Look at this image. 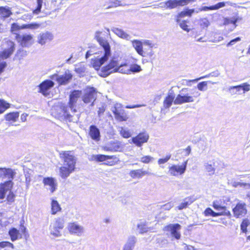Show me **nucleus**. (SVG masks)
<instances>
[{
  "instance_id": "f257e3e1",
  "label": "nucleus",
  "mask_w": 250,
  "mask_h": 250,
  "mask_svg": "<svg viewBox=\"0 0 250 250\" xmlns=\"http://www.w3.org/2000/svg\"><path fill=\"white\" fill-rule=\"evenodd\" d=\"M188 91V88H183L181 93L176 96L174 100L173 93L169 92L164 102V106L166 108H169L171 105L172 102H174L175 104H182L186 103H192L194 101V98H197L201 95V93L196 88L190 89V94L184 93V92Z\"/></svg>"
},
{
  "instance_id": "f03ea898",
  "label": "nucleus",
  "mask_w": 250,
  "mask_h": 250,
  "mask_svg": "<svg viewBox=\"0 0 250 250\" xmlns=\"http://www.w3.org/2000/svg\"><path fill=\"white\" fill-rule=\"evenodd\" d=\"M101 33V32L100 31L96 32V38L97 41L103 47V51H101L102 55L101 56H98L97 58L92 59L91 61V64L96 70H98L102 65L108 60L111 56L110 45L107 41L98 35Z\"/></svg>"
},
{
  "instance_id": "7ed1b4c3",
  "label": "nucleus",
  "mask_w": 250,
  "mask_h": 250,
  "mask_svg": "<svg viewBox=\"0 0 250 250\" xmlns=\"http://www.w3.org/2000/svg\"><path fill=\"white\" fill-rule=\"evenodd\" d=\"M60 112L58 117L60 119L65 120L69 122L77 123L78 122L80 114L76 109V106L62 104L59 107Z\"/></svg>"
},
{
  "instance_id": "20e7f679",
  "label": "nucleus",
  "mask_w": 250,
  "mask_h": 250,
  "mask_svg": "<svg viewBox=\"0 0 250 250\" xmlns=\"http://www.w3.org/2000/svg\"><path fill=\"white\" fill-rule=\"evenodd\" d=\"M102 71L104 75L107 76L113 72H118L123 74H129V69L126 64L119 65L118 60L115 58H113L109 63L102 68Z\"/></svg>"
},
{
  "instance_id": "39448f33",
  "label": "nucleus",
  "mask_w": 250,
  "mask_h": 250,
  "mask_svg": "<svg viewBox=\"0 0 250 250\" xmlns=\"http://www.w3.org/2000/svg\"><path fill=\"white\" fill-rule=\"evenodd\" d=\"M97 98L96 89L92 87H87L83 90L82 99L85 104L91 103L90 105H94V102Z\"/></svg>"
},
{
  "instance_id": "423d86ee",
  "label": "nucleus",
  "mask_w": 250,
  "mask_h": 250,
  "mask_svg": "<svg viewBox=\"0 0 250 250\" xmlns=\"http://www.w3.org/2000/svg\"><path fill=\"white\" fill-rule=\"evenodd\" d=\"M16 174L15 170L10 168H0V180L5 181L3 184L10 183L13 187L12 180Z\"/></svg>"
},
{
  "instance_id": "0eeeda50",
  "label": "nucleus",
  "mask_w": 250,
  "mask_h": 250,
  "mask_svg": "<svg viewBox=\"0 0 250 250\" xmlns=\"http://www.w3.org/2000/svg\"><path fill=\"white\" fill-rule=\"evenodd\" d=\"M64 220L62 218H58L52 223L49 227L50 234L52 236L59 237L62 236L60 230L64 227Z\"/></svg>"
},
{
  "instance_id": "6e6552de",
  "label": "nucleus",
  "mask_w": 250,
  "mask_h": 250,
  "mask_svg": "<svg viewBox=\"0 0 250 250\" xmlns=\"http://www.w3.org/2000/svg\"><path fill=\"white\" fill-rule=\"evenodd\" d=\"M188 161V160L185 161L181 165H172L169 166L167 174L170 176L175 177L183 175L186 170Z\"/></svg>"
},
{
  "instance_id": "1a4fd4ad",
  "label": "nucleus",
  "mask_w": 250,
  "mask_h": 250,
  "mask_svg": "<svg viewBox=\"0 0 250 250\" xmlns=\"http://www.w3.org/2000/svg\"><path fill=\"white\" fill-rule=\"evenodd\" d=\"M233 216L236 218H241L245 217L248 213L247 204L242 201L236 203L232 209Z\"/></svg>"
},
{
  "instance_id": "9d476101",
  "label": "nucleus",
  "mask_w": 250,
  "mask_h": 250,
  "mask_svg": "<svg viewBox=\"0 0 250 250\" xmlns=\"http://www.w3.org/2000/svg\"><path fill=\"white\" fill-rule=\"evenodd\" d=\"M143 44L141 41L137 40L132 41V45L139 55L143 57H151L154 54L153 50L148 49V51H144Z\"/></svg>"
},
{
  "instance_id": "9b49d317",
  "label": "nucleus",
  "mask_w": 250,
  "mask_h": 250,
  "mask_svg": "<svg viewBox=\"0 0 250 250\" xmlns=\"http://www.w3.org/2000/svg\"><path fill=\"white\" fill-rule=\"evenodd\" d=\"M50 78L55 80L60 85H66L68 84L72 78V74L70 71L66 70L65 73L62 75L55 74L50 77Z\"/></svg>"
},
{
  "instance_id": "f8f14e48",
  "label": "nucleus",
  "mask_w": 250,
  "mask_h": 250,
  "mask_svg": "<svg viewBox=\"0 0 250 250\" xmlns=\"http://www.w3.org/2000/svg\"><path fill=\"white\" fill-rule=\"evenodd\" d=\"M61 155L63 159V166L75 170L77 159L72 153L70 151H64L61 153Z\"/></svg>"
},
{
  "instance_id": "ddd939ff",
  "label": "nucleus",
  "mask_w": 250,
  "mask_h": 250,
  "mask_svg": "<svg viewBox=\"0 0 250 250\" xmlns=\"http://www.w3.org/2000/svg\"><path fill=\"white\" fill-rule=\"evenodd\" d=\"M111 111L115 115V118L119 121H125L128 117L125 111L123 109L121 104L116 103L111 108Z\"/></svg>"
},
{
  "instance_id": "4468645a",
  "label": "nucleus",
  "mask_w": 250,
  "mask_h": 250,
  "mask_svg": "<svg viewBox=\"0 0 250 250\" xmlns=\"http://www.w3.org/2000/svg\"><path fill=\"white\" fill-rule=\"evenodd\" d=\"M191 0H168L161 3V7L167 9H174L178 6H182L188 4Z\"/></svg>"
},
{
  "instance_id": "2eb2a0df",
  "label": "nucleus",
  "mask_w": 250,
  "mask_h": 250,
  "mask_svg": "<svg viewBox=\"0 0 250 250\" xmlns=\"http://www.w3.org/2000/svg\"><path fill=\"white\" fill-rule=\"evenodd\" d=\"M181 229V226L179 224H170L166 226L164 230L166 231L169 232L172 237L179 240L181 238V233L180 232Z\"/></svg>"
},
{
  "instance_id": "dca6fc26",
  "label": "nucleus",
  "mask_w": 250,
  "mask_h": 250,
  "mask_svg": "<svg viewBox=\"0 0 250 250\" xmlns=\"http://www.w3.org/2000/svg\"><path fill=\"white\" fill-rule=\"evenodd\" d=\"M7 48H5L3 51L0 53V60L6 59L9 58L13 53L15 50V43L11 41H7L5 42Z\"/></svg>"
},
{
  "instance_id": "f3484780",
  "label": "nucleus",
  "mask_w": 250,
  "mask_h": 250,
  "mask_svg": "<svg viewBox=\"0 0 250 250\" xmlns=\"http://www.w3.org/2000/svg\"><path fill=\"white\" fill-rule=\"evenodd\" d=\"M54 38L53 34L49 31L40 33L37 37V42L42 45L51 42Z\"/></svg>"
},
{
  "instance_id": "a211bd4d",
  "label": "nucleus",
  "mask_w": 250,
  "mask_h": 250,
  "mask_svg": "<svg viewBox=\"0 0 250 250\" xmlns=\"http://www.w3.org/2000/svg\"><path fill=\"white\" fill-rule=\"evenodd\" d=\"M16 38L22 47H28L32 44L33 37L31 35H17Z\"/></svg>"
},
{
  "instance_id": "6ab92c4d",
  "label": "nucleus",
  "mask_w": 250,
  "mask_h": 250,
  "mask_svg": "<svg viewBox=\"0 0 250 250\" xmlns=\"http://www.w3.org/2000/svg\"><path fill=\"white\" fill-rule=\"evenodd\" d=\"M67 229L71 234L81 236L84 231V228L76 223H69L67 225Z\"/></svg>"
},
{
  "instance_id": "aec40b11",
  "label": "nucleus",
  "mask_w": 250,
  "mask_h": 250,
  "mask_svg": "<svg viewBox=\"0 0 250 250\" xmlns=\"http://www.w3.org/2000/svg\"><path fill=\"white\" fill-rule=\"evenodd\" d=\"M149 139V135L146 132L139 133L136 137L132 138V142L137 146H141L143 144L147 142Z\"/></svg>"
},
{
  "instance_id": "412c9836",
  "label": "nucleus",
  "mask_w": 250,
  "mask_h": 250,
  "mask_svg": "<svg viewBox=\"0 0 250 250\" xmlns=\"http://www.w3.org/2000/svg\"><path fill=\"white\" fill-rule=\"evenodd\" d=\"M219 9V3H217L215 5H212L210 6H203L201 8H197L196 9H187L186 11L187 16H191V15L194 13H198L200 11H208V10H216Z\"/></svg>"
},
{
  "instance_id": "4be33fe9",
  "label": "nucleus",
  "mask_w": 250,
  "mask_h": 250,
  "mask_svg": "<svg viewBox=\"0 0 250 250\" xmlns=\"http://www.w3.org/2000/svg\"><path fill=\"white\" fill-rule=\"evenodd\" d=\"M43 183L45 186L48 187L47 189L50 190L51 193H53L57 188V183L55 179L52 177L44 178Z\"/></svg>"
},
{
  "instance_id": "5701e85b",
  "label": "nucleus",
  "mask_w": 250,
  "mask_h": 250,
  "mask_svg": "<svg viewBox=\"0 0 250 250\" xmlns=\"http://www.w3.org/2000/svg\"><path fill=\"white\" fill-rule=\"evenodd\" d=\"M54 85V83L50 80H45L40 85V92L44 95H46L47 91Z\"/></svg>"
},
{
  "instance_id": "b1692460",
  "label": "nucleus",
  "mask_w": 250,
  "mask_h": 250,
  "mask_svg": "<svg viewBox=\"0 0 250 250\" xmlns=\"http://www.w3.org/2000/svg\"><path fill=\"white\" fill-rule=\"evenodd\" d=\"M121 149V143L118 141H111L104 147V149L108 151H118Z\"/></svg>"
},
{
  "instance_id": "393cba45",
  "label": "nucleus",
  "mask_w": 250,
  "mask_h": 250,
  "mask_svg": "<svg viewBox=\"0 0 250 250\" xmlns=\"http://www.w3.org/2000/svg\"><path fill=\"white\" fill-rule=\"evenodd\" d=\"M111 31L118 37L124 40L130 41L131 38V37L129 34L124 31L122 29L117 27H113L111 28Z\"/></svg>"
},
{
  "instance_id": "a878e982",
  "label": "nucleus",
  "mask_w": 250,
  "mask_h": 250,
  "mask_svg": "<svg viewBox=\"0 0 250 250\" xmlns=\"http://www.w3.org/2000/svg\"><path fill=\"white\" fill-rule=\"evenodd\" d=\"M82 96V91L81 90H74L71 92L69 96L68 105L76 106L78 99Z\"/></svg>"
},
{
  "instance_id": "bb28decb",
  "label": "nucleus",
  "mask_w": 250,
  "mask_h": 250,
  "mask_svg": "<svg viewBox=\"0 0 250 250\" xmlns=\"http://www.w3.org/2000/svg\"><path fill=\"white\" fill-rule=\"evenodd\" d=\"M137 242V238L134 236H130L124 246L123 250H133Z\"/></svg>"
},
{
  "instance_id": "cd10ccee",
  "label": "nucleus",
  "mask_w": 250,
  "mask_h": 250,
  "mask_svg": "<svg viewBox=\"0 0 250 250\" xmlns=\"http://www.w3.org/2000/svg\"><path fill=\"white\" fill-rule=\"evenodd\" d=\"M89 134L93 140L96 141H98L100 140V130L96 126L92 125L90 126Z\"/></svg>"
},
{
  "instance_id": "c85d7f7f",
  "label": "nucleus",
  "mask_w": 250,
  "mask_h": 250,
  "mask_svg": "<svg viewBox=\"0 0 250 250\" xmlns=\"http://www.w3.org/2000/svg\"><path fill=\"white\" fill-rule=\"evenodd\" d=\"M74 170L63 165L60 168V176L62 179H66Z\"/></svg>"
},
{
  "instance_id": "c756f323",
  "label": "nucleus",
  "mask_w": 250,
  "mask_h": 250,
  "mask_svg": "<svg viewBox=\"0 0 250 250\" xmlns=\"http://www.w3.org/2000/svg\"><path fill=\"white\" fill-rule=\"evenodd\" d=\"M10 184L8 183V185L5 184H0V199H3L6 194L12 188Z\"/></svg>"
},
{
  "instance_id": "7c9ffc66",
  "label": "nucleus",
  "mask_w": 250,
  "mask_h": 250,
  "mask_svg": "<svg viewBox=\"0 0 250 250\" xmlns=\"http://www.w3.org/2000/svg\"><path fill=\"white\" fill-rule=\"evenodd\" d=\"M148 173L142 169L132 170L129 172V175L132 178H141L143 176L147 174Z\"/></svg>"
},
{
  "instance_id": "2f4dec72",
  "label": "nucleus",
  "mask_w": 250,
  "mask_h": 250,
  "mask_svg": "<svg viewBox=\"0 0 250 250\" xmlns=\"http://www.w3.org/2000/svg\"><path fill=\"white\" fill-rule=\"evenodd\" d=\"M196 200L195 198H194L192 197H188L186 198L183 202L181 203L180 205L178 206L177 208L179 210H182L185 208H186L188 205L192 204L194 201Z\"/></svg>"
},
{
  "instance_id": "473e14b6",
  "label": "nucleus",
  "mask_w": 250,
  "mask_h": 250,
  "mask_svg": "<svg viewBox=\"0 0 250 250\" xmlns=\"http://www.w3.org/2000/svg\"><path fill=\"white\" fill-rule=\"evenodd\" d=\"M112 156H108L105 155H93L92 156V160H95L97 162H104L107 159H112Z\"/></svg>"
},
{
  "instance_id": "72a5a7b5",
  "label": "nucleus",
  "mask_w": 250,
  "mask_h": 250,
  "mask_svg": "<svg viewBox=\"0 0 250 250\" xmlns=\"http://www.w3.org/2000/svg\"><path fill=\"white\" fill-rule=\"evenodd\" d=\"M250 224V221L247 218L242 219L240 224V229L242 233H247L248 232L247 227Z\"/></svg>"
},
{
  "instance_id": "f704fd0d",
  "label": "nucleus",
  "mask_w": 250,
  "mask_h": 250,
  "mask_svg": "<svg viewBox=\"0 0 250 250\" xmlns=\"http://www.w3.org/2000/svg\"><path fill=\"white\" fill-rule=\"evenodd\" d=\"M137 229L140 233H144L148 231L149 228L147 227L146 223L145 222H140L138 223Z\"/></svg>"
},
{
  "instance_id": "c9c22d12",
  "label": "nucleus",
  "mask_w": 250,
  "mask_h": 250,
  "mask_svg": "<svg viewBox=\"0 0 250 250\" xmlns=\"http://www.w3.org/2000/svg\"><path fill=\"white\" fill-rule=\"evenodd\" d=\"M61 210V208L58 202L56 200H53L51 202V213L55 214Z\"/></svg>"
},
{
  "instance_id": "e433bc0d",
  "label": "nucleus",
  "mask_w": 250,
  "mask_h": 250,
  "mask_svg": "<svg viewBox=\"0 0 250 250\" xmlns=\"http://www.w3.org/2000/svg\"><path fill=\"white\" fill-rule=\"evenodd\" d=\"M231 218V214L220 216V222L225 225H229L232 222Z\"/></svg>"
},
{
  "instance_id": "4c0bfd02",
  "label": "nucleus",
  "mask_w": 250,
  "mask_h": 250,
  "mask_svg": "<svg viewBox=\"0 0 250 250\" xmlns=\"http://www.w3.org/2000/svg\"><path fill=\"white\" fill-rule=\"evenodd\" d=\"M19 116V113L18 112L9 113L5 115L6 120L8 121L15 122Z\"/></svg>"
},
{
  "instance_id": "58836bf2",
  "label": "nucleus",
  "mask_w": 250,
  "mask_h": 250,
  "mask_svg": "<svg viewBox=\"0 0 250 250\" xmlns=\"http://www.w3.org/2000/svg\"><path fill=\"white\" fill-rule=\"evenodd\" d=\"M41 26V23L36 22H33L29 24H23V27L24 29H30L32 30H35L39 29Z\"/></svg>"
},
{
  "instance_id": "ea45409f",
  "label": "nucleus",
  "mask_w": 250,
  "mask_h": 250,
  "mask_svg": "<svg viewBox=\"0 0 250 250\" xmlns=\"http://www.w3.org/2000/svg\"><path fill=\"white\" fill-rule=\"evenodd\" d=\"M12 13L9 8L1 7H0V14L4 18L9 17Z\"/></svg>"
},
{
  "instance_id": "a19ab883",
  "label": "nucleus",
  "mask_w": 250,
  "mask_h": 250,
  "mask_svg": "<svg viewBox=\"0 0 250 250\" xmlns=\"http://www.w3.org/2000/svg\"><path fill=\"white\" fill-rule=\"evenodd\" d=\"M120 133L125 138H128L131 136V133L128 129L123 127L120 128Z\"/></svg>"
},
{
  "instance_id": "79ce46f5",
  "label": "nucleus",
  "mask_w": 250,
  "mask_h": 250,
  "mask_svg": "<svg viewBox=\"0 0 250 250\" xmlns=\"http://www.w3.org/2000/svg\"><path fill=\"white\" fill-rule=\"evenodd\" d=\"M237 21V19L233 18L232 19L229 18H225L223 21V25H228L229 24H232L234 27H236V22Z\"/></svg>"
},
{
  "instance_id": "37998d69",
  "label": "nucleus",
  "mask_w": 250,
  "mask_h": 250,
  "mask_svg": "<svg viewBox=\"0 0 250 250\" xmlns=\"http://www.w3.org/2000/svg\"><path fill=\"white\" fill-rule=\"evenodd\" d=\"M23 27V25L21 26H20L18 25L16 23H14L12 24L11 27V31L13 34L17 35H19L17 32V31H19L21 29H24Z\"/></svg>"
},
{
  "instance_id": "c03bdc74",
  "label": "nucleus",
  "mask_w": 250,
  "mask_h": 250,
  "mask_svg": "<svg viewBox=\"0 0 250 250\" xmlns=\"http://www.w3.org/2000/svg\"><path fill=\"white\" fill-rule=\"evenodd\" d=\"M176 21L179 23V26L182 29L187 31V32H189L190 29L188 28V25L187 24V21H181L179 19H177Z\"/></svg>"
},
{
  "instance_id": "a18cd8bd",
  "label": "nucleus",
  "mask_w": 250,
  "mask_h": 250,
  "mask_svg": "<svg viewBox=\"0 0 250 250\" xmlns=\"http://www.w3.org/2000/svg\"><path fill=\"white\" fill-rule=\"evenodd\" d=\"M9 104L4 100H0V114L4 112L6 109L9 108Z\"/></svg>"
},
{
  "instance_id": "49530a36",
  "label": "nucleus",
  "mask_w": 250,
  "mask_h": 250,
  "mask_svg": "<svg viewBox=\"0 0 250 250\" xmlns=\"http://www.w3.org/2000/svg\"><path fill=\"white\" fill-rule=\"evenodd\" d=\"M198 23L203 29L207 28L210 23L207 18H202L199 20Z\"/></svg>"
},
{
  "instance_id": "de8ad7c7",
  "label": "nucleus",
  "mask_w": 250,
  "mask_h": 250,
  "mask_svg": "<svg viewBox=\"0 0 250 250\" xmlns=\"http://www.w3.org/2000/svg\"><path fill=\"white\" fill-rule=\"evenodd\" d=\"M129 73H138L142 71V68L140 65L137 64H133L130 65L129 68Z\"/></svg>"
},
{
  "instance_id": "09e8293b",
  "label": "nucleus",
  "mask_w": 250,
  "mask_h": 250,
  "mask_svg": "<svg viewBox=\"0 0 250 250\" xmlns=\"http://www.w3.org/2000/svg\"><path fill=\"white\" fill-rule=\"evenodd\" d=\"M9 235L12 241L18 239L19 231L16 229H11L9 232Z\"/></svg>"
},
{
  "instance_id": "8fccbe9b",
  "label": "nucleus",
  "mask_w": 250,
  "mask_h": 250,
  "mask_svg": "<svg viewBox=\"0 0 250 250\" xmlns=\"http://www.w3.org/2000/svg\"><path fill=\"white\" fill-rule=\"evenodd\" d=\"M154 160L153 157L149 155L144 156L140 159V161L145 164H148Z\"/></svg>"
},
{
  "instance_id": "3c124183",
  "label": "nucleus",
  "mask_w": 250,
  "mask_h": 250,
  "mask_svg": "<svg viewBox=\"0 0 250 250\" xmlns=\"http://www.w3.org/2000/svg\"><path fill=\"white\" fill-rule=\"evenodd\" d=\"M220 216L228 215L231 214L230 212L225 207L220 206Z\"/></svg>"
},
{
  "instance_id": "603ef678",
  "label": "nucleus",
  "mask_w": 250,
  "mask_h": 250,
  "mask_svg": "<svg viewBox=\"0 0 250 250\" xmlns=\"http://www.w3.org/2000/svg\"><path fill=\"white\" fill-rule=\"evenodd\" d=\"M207 87L208 86L207 82H202L199 83L197 85V88L200 91H206L207 89Z\"/></svg>"
},
{
  "instance_id": "864d4df0",
  "label": "nucleus",
  "mask_w": 250,
  "mask_h": 250,
  "mask_svg": "<svg viewBox=\"0 0 250 250\" xmlns=\"http://www.w3.org/2000/svg\"><path fill=\"white\" fill-rule=\"evenodd\" d=\"M6 247H10L14 249V245L13 244L7 241H2L0 242V249H3Z\"/></svg>"
},
{
  "instance_id": "5fc2aeb1",
  "label": "nucleus",
  "mask_w": 250,
  "mask_h": 250,
  "mask_svg": "<svg viewBox=\"0 0 250 250\" xmlns=\"http://www.w3.org/2000/svg\"><path fill=\"white\" fill-rule=\"evenodd\" d=\"M38 6L36 9L33 11V13L35 14H38L41 12V9L42 7L43 0H37Z\"/></svg>"
},
{
  "instance_id": "6e6d98bb",
  "label": "nucleus",
  "mask_w": 250,
  "mask_h": 250,
  "mask_svg": "<svg viewBox=\"0 0 250 250\" xmlns=\"http://www.w3.org/2000/svg\"><path fill=\"white\" fill-rule=\"evenodd\" d=\"M75 71L80 74H83L85 72V68L83 65L80 64L76 66Z\"/></svg>"
},
{
  "instance_id": "4d7b16f0",
  "label": "nucleus",
  "mask_w": 250,
  "mask_h": 250,
  "mask_svg": "<svg viewBox=\"0 0 250 250\" xmlns=\"http://www.w3.org/2000/svg\"><path fill=\"white\" fill-rule=\"evenodd\" d=\"M174 206L173 203L172 202H168L161 206V208L165 210H170Z\"/></svg>"
},
{
  "instance_id": "13d9d810",
  "label": "nucleus",
  "mask_w": 250,
  "mask_h": 250,
  "mask_svg": "<svg viewBox=\"0 0 250 250\" xmlns=\"http://www.w3.org/2000/svg\"><path fill=\"white\" fill-rule=\"evenodd\" d=\"M171 155H167L165 158H161L159 159L158 161V163L159 165H161L163 164H165L167 163L170 158Z\"/></svg>"
},
{
  "instance_id": "bf43d9fd",
  "label": "nucleus",
  "mask_w": 250,
  "mask_h": 250,
  "mask_svg": "<svg viewBox=\"0 0 250 250\" xmlns=\"http://www.w3.org/2000/svg\"><path fill=\"white\" fill-rule=\"evenodd\" d=\"M33 14H34L33 13H32V14H28H28H24L21 16V19L22 20H24L25 21L31 20L33 18V16H32Z\"/></svg>"
},
{
  "instance_id": "052dcab7",
  "label": "nucleus",
  "mask_w": 250,
  "mask_h": 250,
  "mask_svg": "<svg viewBox=\"0 0 250 250\" xmlns=\"http://www.w3.org/2000/svg\"><path fill=\"white\" fill-rule=\"evenodd\" d=\"M241 87L244 92L249 91L250 90V85L247 83H242Z\"/></svg>"
},
{
  "instance_id": "680f3d73",
  "label": "nucleus",
  "mask_w": 250,
  "mask_h": 250,
  "mask_svg": "<svg viewBox=\"0 0 250 250\" xmlns=\"http://www.w3.org/2000/svg\"><path fill=\"white\" fill-rule=\"evenodd\" d=\"M142 42L143 44L148 46L150 48V49H151L155 45L154 44L149 40H144Z\"/></svg>"
},
{
  "instance_id": "e2e57ef3",
  "label": "nucleus",
  "mask_w": 250,
  "mask_h": 250,
  "mask_svg": "<svg viewBox=\"0 0 250 250\" xmlns=\"http://www.w3.org/2000/svg\"><path fill=\"white\" fill-rule=\"evenodd\" d=\"M8 192L7 200L9 202H13L14 201V194L11 192V189Z\"/></svg>"
},
{
  "instance_id": "0e129e2a",
  "label": "nucleus",
  "mask_w": 250,
  "mask_h": 250,
  "mask_svg": "<svg viewBox=\"0 0 250 250\" xmlns=\"http://www.w3.org/2000/svg\"><path fill=\"white\" fill-rule=\"evenodd\" d=\"M240 40L241 38L240 37H237L235 39L231 40L229 42H228L227 46H228L229 45H232L234 44V42L240 41Z\"/></svg>"
},
{
  "instance_id": "69168bd1",
  "label": "nucleus",
  "mask_w": 250,
  "mask_h": 250,
  "mask_svg": "<svg viewBox=\"0 0 250 250\" xmlns=\"http://www.w3.org/2000/svg\"><path fill=\"white\" fill-rule=\"evenodd\" d=\"M206 168L208 172H210L211 173V174L213 173L214 168L211 165H209V164L206 165Z\"/></svg>"
},
{
  "instance_id": "338daca9",
  "label": "nucleus",
  "mask_w": 250,
  "mask_h": 250,
  "mask_svg": "<svg viewBox=\"0 0 250 250\" xmlns=\"http://www.w3.org/2000/svg\"><path fill=\"white\" fill-rule=\"evenodd\" d=\"M235 89L236 90V91L239 92L241 90H242L241 84L238 85H236V86H230L229 88V90H231L232 89Z\"/></svg>"
},
{
  "instance_id": "774afa93",
  "label": "nucleus",
  "mask_w": 250,
  "mask_h": 250,
  "mask_svg": "<svg viewBox=\"0 0 250 250\" xmlns=\"http://www.w3.org/2000/svg\"><path fill=\"white\" fill-rule=\"evenodd\" d=\"M118 6H123L122 4L121 1L119 0H115L112 2V7H117Z\"/></svg>"
}]
</instances>
